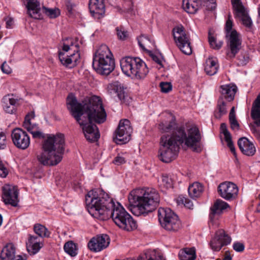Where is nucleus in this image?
Masks as SVG:
<instances>
[{"label":"nucleus","instance_id":"1","mask_svg":"<svg viewBox=\"0 0 260 260\" xmlns=\"http://www.w3.org/2000/svg\"><path fill=\"white\" fill-rule=\"evenodd\" d=\"M67 109L71 115L82 128L84 136L90 142H95L100 138V132L94 121L102 123L106 119V113L102 101L97 96L86 97L79 102L72 93L67 98Z\"/></svg>","mask_w":260,"mask_h":260},{"label":"nucleus","instance_id":"2","mask_svg":"<svg viewBox=\"0 0 260 260\" xmlns=\"http://www.w3.org/2000/svg\"><path fill=\"white\" fill-rule=\"evenodd\" d=\"M89 214L95 218L106 220L111 217L119 228L129 231L130 215L119 203L115 205L113 199L100 189L91 190L85 197Z\"/></svg>","mask_w":260,"mask_h":260},{"label":"nucleus","instance_id":"3","mask_svg":"<svg viewBox=\"0 0 260 260\" xmlns=\"http://www.w3.org/2000/svg\"><path fill=\"white\" fill-rule=\"evenodd\" d=\"M159 202V196L154 188H137L131 191V212L135 215L153 211Z\"/></svg>","mask_w":260,"mask_h":260},{"label":"nucleus","instance_id":"4","mask_svg":"<svg viewBox=\"0 0 260 260\" xmlns=\"http://www.w3.org/2000/svg\"><path fill=\"white\" fill-rule=\"evenodd\" d=\"M43 152L37 156L44 166H55L61 161L64 149L63 135H49L43 143Z\"/></svg>","mask_w":260,"mask_h":260},{"label":"nucleus","instance_id":"5","mask_svg":"<svg viewBox=\"0 0 260 260\" xmlns=\"http://www.w3.org/2000/svg\"><path fill=\"white\" fill-rule=\"evenodd\" d=\"M112 53L105 45L101 46L93 58L92 66L99 74L108 75L114 70L115 63Z\"/></svg>","mask_w":260,"mask_h":260},{"label":"nucleus","instance_id":"6","mask_svg":"<svg viewBox=\"0 0 260 260\" xmlns=\"http://www.w3.org/2000/svg\"><path fill=\"white\" fill-rule=\"evenodd\" d=\"M173 135L180 145L184 143L194 152H200L202 151V136L197 126H194L188 128L187 133L184 127L181 126Z\"/></svg>","mask_w":260,"mask_h":260},{"label":"nucleus","instance_id":"7","mask_svg":"<svg viewBox=\"0 0 260 260\" xmlns=\"http://www.w3.org/2000/svg\"><path fill=\"white\" fill-rule=\"evenodd\" d=\"M160 144L158 155L159 160L166 163L174 160L178 155L180 144L177 142L174 135L172 136H162Z\"/></svg>","mask_w":260,"mask_h":260},{"label":"nucleus","instance_id":"8","mask_svg":"<svg viewBox=\"0 0 260 260\" xmlns=\"http://www.w3.org/2000/svg\"><path fill=\"white\" fill-rule=\"evenodd\" d=\"M159 222L165 230L176 232L182 227L178 216L169 208H159L158 210Z\"/></svg>","mask_w":260,"mask_h":260},{"label":"nucleus","instance_id":"9","mask_svg":"<svg viewBox=\"0 0 260 260\" xmlns=\"http://www.w3.org/2000/svg\"><path fill=\"white\" fill-rule=\"evenodd\" d=\"M64 41L62 50L66 52L72 50L74 52H76V53H74L64 57V54L60 52L59 53V59L63 65L71 68L76 64L80 58V54L78 53L79 45L76 43H74L72 38L66 39Z\"/></svg>","mask_w":260,"mask_h":260},{"label":"nucleus","instance_id":"10","mask_svg":"<svg viewBox=\"0 0 260 260\" xmlns=\"http://www.w3.org/2000/svg\"><path fill=\"white\" fill-rule=\"evenodd\" d=\"M172 33L175 42L185 54L190 55L192 53L189 37L187 35L183 26L175 27L172 30Z\"/></svg>","mask_w":260,"mask_h":260},{"label":"nucleus","instance_id":"11","mask_svg":"<svg viewBox=\"0 0 260 260\" xmlns=\"http://www.w3.org/2000/svg\"><path fill=\"white\" fill-rule=\"evenodd\" d=\"M130 121L128 119L121 120L115 131L113 140L117 144H125L130 140Z\"/></svg>","mask_w":260,"mask_h":260},{"label":"nucleus","instance_id":"12","mask_svg":"<svg viewBox=\"0 0 260 260\" xmlns=\"http://www.w3.org/2000/svg\"><path fill=\"white\" fill-rule=\"evenodd\" d=\"M226 38L228 40L227 44L229 48V51L226 55L228 58L232 59L235 57L236 54L238 53L242 47V40L239 34L235 29L226 36Z\"/></svg>","mask_w":260,"mask_h":260},{"label":"nucleus","instance_id":"13","mask_svg":"<svg viewBox=\"0 0 260 260\" xmlns=\"http://www.w3.org/2000/svg\"><path fill=\"white\" fill-rule=\"evenodd\" d=\"M231 237L223 229L217 230L210 242L211 248L215 251H219L222 247L230 244Z\"/></svg>","mask_w":260,"mask_h":260},{"label":"nucleus","instance_id":"14","mask_svg":"<svg viewBox=\"0 0 260 260\" xmlns=\"http://www.w3.org/2000/svg\"><path fill=\"white\" fill-rule=\"evenodd\" d=\"M11 138L14 145L19 149L25 150L30 145L29 136L21 128H14L12 132Z\"/></svg>","mask_w":260,"mask_h":260},{"label":"nucleus","instance_id":"15","mask_svg":"<svg viewBox=\"0 0 260 260\" xmlns=\"http://www.w3.org/2000/svg\"><path fill=\"white\" fill-rule=\"evenodd\" d=\"M218 192L221 197L227 201L236 199L238 196L239 189L235 183L225 181L220 183L218 186Z\"/></svg>","mask_w":260,"mask_h":260},{"label":"nucleus","instance_id":"16","mask_svg":"<svg viewBox=\"0 0 260 260\" xmlns=\"http://www.w3.org/2000/svg\"><path fill=\"white\" fill-rule=\"evenodd\" d=\"M18 189L17 186L6 184L3 187L2 199L5 204L16 207L19 202Z\"/></svg>","mask_w":260,"mask_h":260},{"label":"nucleus","instance_id":"17","mask_svg":"<svg viewBox=\"0 0 260 260\" xmlns=\"http://www.w3.org/2000/svg\"><path fill=\"white\" fill-rule=\"evenodd\" d=\"M148 69L144 61L139 57H131V74L133 78L140 79L148 73Z\"/></svg>","mask_w":260,"mask_h":260},{"label":"nucleus","instance_id":"18","mask_svg":"<svg viewBox=\"0 0 260 260\" xmlns=\"http://www.w3.org/2000/svg\"><path fill=\"white\" fill-rule=\"evenodd\" d=\"M110 244L107 235L104 234L92 238L88 243L89 249L93 252H99L107 248Z\"/></svg>","mask_w":260,"mask_h":260},{"label":"nucleus","instance_id":"19","mask_svg":"<svg viewBox=\"0 0 260 260\" xmlns=\"http://www.w3.org/2000/svg\"><path fill=\"white\" fill-rule=\"evenodd\" d=\"M25 3H27L26 7L29 16L36 19H41L43 18L41 13L40 3L38 0H22Z\"/></svg>","mask_w":260,"mask_h":260},{"label":"nucleus","instance_id":"20","mask_svg":"<svg viewBox=\"0 0 260 260\" xmlns=\"http://www.w3.org/2000/svg\"><path fill=\"white\" fill-rule=\"evenodd\" d=\"M158 129L162 133H170L171 134L165 135V136H172L180 127H178L176 119L172 117L168 121H162L158 124Z\"/></svg>","mask_w":260,"mask_h":260},{"label":"nucleus","instance_id":"21","mask_svg":"<svg viewBox=\"0 0 260 260\" xmlns=\"http://www.w3.org/2000/svg\"><path fill=\"white\" fill-rule=\"evenodd\" d=\"M123 86L118 81L114 82L109 84L107 87V90L111 96L116 94L119 100L125 101V95Z\"/></svg>","mask_w":260,"mask_h":260},{"label":"nucleus","instance_id":"22","mask_svg":"<svg viewBox=\"0 0 260 260\" xmlns=\"http://www.w3.org/2000/svg\"><path fill=\"white\" fill-rule=\"evenodd\" d=\"M238 146L241 152L245 155L252 156L255 152V148L252 143L245 137H242L238 141Z\"/></svg>","mask_w":260,"mask_h":260},{"label":"nucleus","instance_id":"23","mask_svg":"<svg viewBox=\"0 0 260 260\" xmlns=\"http://www.w3.org/2000/svg\"><path fill=\"white\" fill-rule=\"evenodd\" d=\"M23 126L32 135L34 138L43 139L45 138V134L40 131L37 125L31 124L29 115H26L25 116Z\"/></svg>","mask_w":260,"mask_h":260},{"label":"nucleus","instance_id":"24","mask_svg":"<svg viewBox=\"0 0 260 260\" xmlns=\"http://www.w3.org/2000/svg\"><path fill=\"white\" fill-rule=\"evenodd\" d=\"M229 207V204L221 200L218 199L210 208V219L213 221L216 216L219 215L222 211Z\"/></svg>","mask_w":260,"mask_h":260},{"label":"nucleus","instance_id":"25","mask_svg":"<svg viewBox=\"0 0 260 260\" xmlns=\"http://www.w3.org/2000/svg\"><path fill=\"white\" fill-rule=\"evenodd\" d=\"M220 88L221 89V95L219 98H222V99L229 102L233 101L237 92V86L236 85H224L221 86Z\"/></svg>","mask_w":260,"mask_h":260},{"label":"nucleus","instance_id":"26","mask_svg":"<svg viewBox=\"0 0 260 260\" xmlns=\"http://www.w3.org/2000/svg\"><path fill=\"white\" fill-rule=\"evenodd\" d=\"M18 105V100L10 98L9 95L5 96L3 99V109L8 113H14L16 111Z\"/></svg>","mask_w":260,"mask_h":260},{"label":"nucleus","instance_id":"27","mask_svg":"<svg viewBox=\"0 0 260 260\" xmlns=\"http://www.w3.org/2000/svg\"><path fill=\"white\" fill-rule=\"evenodd\" d=\"M250 115L254 124L260 126V94L252 103Z\"/></svg>","mask_w":260,"mask_h":260},{"label":"nucleus","instance_id":"28","mask_svg":"<svg viewBox=\"0 0 260 260\" xmlns=\"http://www.w3.org/2000/svg\"><path fill=\"white\" fill-rule=\"evenodd\" d=\"M90 12L93 15H102L105 13V5L103 0H90L89 3Z\"/></svg>","mask_w":260,"mask_h":260},{"label":"nucleus","instance_id":"29","mask_svg":"<svg viewBox=\"0 0 260 260\" xmlns=\"http://www.w3.org/2000/svg\"><path fill=\"white\" fill-rule=\"evenodd\" d=\"M201 0H183L182 6L185 11L190 14H195L201 7Z\"/></svg>","mask_w":260,"mask_h":260},{"label":"nucleus","instance_id":"30","mask_svg":"<svg viewBox=\"0 0 260 260\" xmlns=\"http://www.w3.org/2000/svg\"><path fill=\"white\" fill-rule=\"evenodd\" d=\"M180 260H194L196 258V249L192 248H185L180 251L178 254Z\"/></svg>","mask_w":260,"mask_h":260},{"label":"nucleus","instance_id":"31","mask_svg":"<svg viewBox=\"0 0 260 260\" xmlns=\"http://www.w3.org/2000/svg\"><path fill=\"white\" fill-rule=\"evenodd\" d=\"M188 191L191 198L196 199L199 197L203 191V186L199 182H194L189 186Z\"/></svg>","mask_w":260,"mask_h":260},{"label":"nucleus","instance_id":"32","mask_svg":"<svg viewBox=\"0 0 260 260\" xmlns=\"http://www.w3.org/2000/svg\"><path fill=\"white\" fill-rule=\"evenodd\" d=\"M228 103L229 102L222 99V98H219L217 104V111L215 113V116L216 118H220L223 115L226 114Z\"/></svg>","mask_w":260,"mask_h":260},{"label":"nucleus","instance_id":"33","mask_svg":"<svg viewBox=\"0 0 260 260\" xmlns=\"http://www.w3.org/2000/svg\"><path fill=\"white\" fill-rule=\"evenodd\" d=\"M204 70L207 74L210 76L215 75L218 70V65L216 60L213 58H208L206 61Z\"/></svg>","mask_w":260,"mask_h":260},{"label":"nucleus","instance_id":"34","mask_svg":"<svg viewBox=\"0 0 260 260\" xmlns=\"http://www.w3.org/2000/svg\"><path fill=\"white\" fill-rule=\"evenodd\" d=\"M34 232L41 237H49L50 232L44 225L41 224H36L34 226Z\"/></svg>","mask_w":260,"mask_h":260},{"label":"nucleus","instance_id":"35","mask_svg":"<svg viewBox=\"0 0 260 260\" xmlns=\"http://www.w3.org/2000/svg\"><path fill=\"white\" fill-rule=\"evenodd\" d=\"M120 67L123 74L129 77L130 56H125L121 59Z\"/></svg>","mask_w":260,"mask_h":260},{"label":"nucleus","instance_id":"36","mask_svg":"<svg viewBox=\"0 0 260 260\" xmlns=\"http://www.w3.org/2000/svg\"><path fill=\"white\" fill-rule=\"evenodd\" d=\"M63 248L64 251L72 256H75L77 254L76 245L72 241L66 243Z\"/></svg>","mask_w":260,"mask_h":260},{"label":"nucleus","instance_id":"37","mask_svg":"<svg viewBox=\"0 0 260 260\" xmlns=\"http://www.w3.org/2000/svg\"><path fill=\"white\" fill-rule=\"evenodd\" d=\"M43 12L50 18H55L60 14L58 9H49L45 7L43 8Z\"/></svg>","mask_w":260,"mask_h":260},{"label":"nucleus","instance_id":"38","mask_svg":"<svg viewBox=\"0 0 260 260\" xmlns=\"http://www.w3.org/2000/svg\"><path fill=\"white\" fill-rule=\"evenodd\" d=\"M208 41L211 47L216 50L219 49L223 44L222 41L217 42L215 38L213 36H211L210 33L209 34Z\"/></svg>","mask_w":260,"mask_h":260},{"label":"nucleus","instance_id":"39","mask_svg":"<svg viewBox=\"0 0 260 260\" xmlns=\"http://www.w3.org/2000/svg\"><path fill=\"white\" fill-rule=\"evenodd\" d=\"M2 252L7 253L9 256L15 258V247L12 243L7 244L2 249Z\"/></svg>","mask_w":260,"mask_h":260},{"label":"nucleus","instance_id":"40","mask_svg":"<svg viewBox=\"0 0 260 260\" xmlns=\"http://www.w3.org/2000/svg\"><path fill=\"white\" fill-rule=\"evenodd\" d=\"M238 65L239 66H245L249 61L250 58L248 53L246 52H241V54L238 57Z\"/></svg>","mask_w":260,"mask_h":260},{"label":"nucleus","instance_id":"41","mask_svg":"<svg viewBox=\"0 0 260 260\" xmlns=\"http://www.w3.org/2000/svg\"><path fill=\"white\" fill-rule=\"evenodd\" d=\"M117 35L118 38L121 40H124L128 37L129 33L125 30L122 26L117 27L116 28Z\"/></svg>","mask_w":260,"mask_h":260},{"label":"nucleus","instance_id":"42","mask_svg":"<svg viewBox=\"0 0 260 260\" xmlns=\"http://www.w3.org/2000/svg\"><path fill=\"white\" fill-rule=\"evenodd\" d=\"M42 246V245H41L40 242H36L32 244L28 245L27 246V249L30 254L34 255L40 250Z\"/></svg>","mask_w":260,"mask_h":260},{"label":"nucleus","instance_id":"43","mask_svg":"<svg viewBox=\"0 0 260 260\" xmlns=\"http://www.w3.org/2000/svg\"><path fill=\"white\" fill-rule=\"evenodd\" d=\"M177 201L179 203L184 204V206L186 208L189 209H192L193 203L189 199L183 196H180Z\"/></svg>","mask_w":260,"mask_h":260},{"label":"nucleus","instance_id":"44","mask_svg":"<svg viewBox=\"0 0 260 260\" xmlns=\"http://www.w3.org/2000/svg\"><path fill=\"white\" fill-rule=\"evenodd\" d=\"M234 14L236 18L240 19L241 17L246 14L247 13L243 5L234 9Z\"/></svg>","mask_w":260,"mask_h":260},{"label":"nucleus","instance_id":"45","mask_svg":"<svg viewBox=\"0 0 260 260\" xmlns=\"http://www.w3.org/2000/svg\"><path fill=\"white\" fill-rule=\"evenodd\" d=\"M161 183L165 187L168 188L172 186V180L167 175H162Z\"/></svg>","mask_w":260,"mask_h":260},{"label":"nucleus","instance_id":"46","mask_svg":"<svg viewBox=\"0 0 260 260\" xmlns=\"http://www.w3.org/2000/svg\"><path fill=\"white\" fill-rule=\"evenodd\" d=\"M242 22L243 24L248 28H250L252 25V22L251 18L247 13L239 19Z\"/></svg>","mask_w":260,"mask_h":260},{"label":"nucleus","instance_id":"47","mask_svg":"<svg viewBox=\"0 0 260 260\" xmlns=\"http://www.w3.org/2000/svg\"><path fill=\"white\" fill-rule=\"evenodd\" d=\"M159 86L162 92L167 93L172 90V85L170 82H161L160 83Z\"/></svg>","mask_w":260,"mask_h":260},{"label":"nucleus","instance_id":"48","mask_svg":"<svg viewBox=\"0 0 260 260\" xmlns=\"http://www.w3.org/2000/svg\"><path fill=\"white\" fill-rule=\"evenodd\" d=\"M220 129L221 132L223 133L224 136L225 140L232 138L230 133L227 129L226 124L225 123H222L220 124Z\"/></svg>","mask_w":260,"mask_h":260},{"label":"nucleus","instance_id":"49","mask_svg":"<svg viewBox=\"0 0 260 260\" xmlns=\"http://www.w3.org/2000/svg\"><path fill=\"white\" fill-rule=\"evenodd\" d=\"M231 16L230 14L229 15L228 19L227 20L225 23V29L226 31V36L230 35L231 32L233 30H232L233 22L231 19Z\"/></svg>","mask_w":260,"mask_h":260},{"label":"nucleus","instance_id":"50","mask_svg":"<svg viewBox=\"0 0 260 260\" xmlns=\"http://www.w3.org/2000/svg\"><path fill=\"white\" fill-rule=\"evenodd\" d=\"M207 9L209 11L214 10L216 7V3L215 0H205Z\"/></svg>","mask_w":260,"mask_h":260},{"label":"nucleus","instance_id":"51","mask_svg":"<svg viewBox=\"0 0 260 260\" xmlns=\"http://www.w3.org/2000/svg\"><path fill=\"white\" fill-rule=\"evenodd\" d=\"M229 121L231 125V128L232 129H239V124L238 123L236 117H229Z\"/></svg>","mask_w":260,"mask_h":260},{"label":"nucleus","instance_id":"52","mask_svg":"<svg viewBox=\"0 0 260 260\" xmlns=\"http://www.w3.org/2000/svg\"><path fill=\"white\" fill-rule=\"evenodd\" d=\"M7 141L5 133H0V149H4L6 147Z\"/></svg>","mask_w":260,"mask_h":260},{"label":"nucleus","instance_id":"53","mask_svg":"<svg viewBox=\"0 0 260 260\" xmlns=\"http://www.w3.org/2000/svg\"><path fill=\"white\" fill-rule=\"evenodd\" d=\"M8 170L5 167L4 163L0 159V176L2 177H6L8 175Z\"/></svg>","mask_w":260,"mask_h":260},{"label":"nucleus","instance_id":"54","mask_svg":"<svg viewBox=\"0 0 260 260\" xmlns=\"http://www.w3.org/2000/svg\"><path fill=\"white\" fill-rule=\"evenodd\" d=\"M133 260V259H131ZM138 260H165L163 258V257L161 255H159L157 258L155 257H153L152 256H148L146 254L142 256H140L138 258Z\"/></svg>","mask_w":260,"mask_h":260},{"label":"nucleus","instance_id":"55","mask_svg":"<svg viewBox=\"0 0 260 260\" xmlns=\"http://www.w3.org/2000/svg\"><path fill=\"white\" fill-rule=\"evenodd\" d=\"M1 70L4 73L9 74L12 72L11 68L9 66L7 63L5 61L1 67Z\"/></svg>","mask_w":260,"mask_h":260},{"label":"nucleus","instance_id":"56","mask_svg":"<svg viewBox=\"0 0 260 260\" xmlns=\"http://www.w3.org/2000/svg\"><path fill=\"white\" fill-rule=\"evenodd\" d=\"M244 245L240 242H236L233 244V249L237 252H242L244 250Z\"/></svg>","mask_w":260,"mask_h":260},{"label":"nucleus","instance_id":"57","mask_svg":"<svg viewBox=\"0 0 260 260\" xmlns=\"http://www.w3.org/2000/svg\"><path fill=\"white\" fill-rule=\"evenodd\" d=\"M227 143V145L230 149L231 152L233 153V154L236 156V153L235 147L234 146L233 141L232 140V138H230L229 139L225 140Z\"/></svg>","mask_w":260,"mask_h":260},{"label":"nucleus","instance_id":"58","mask_svg":"<svg viewBox=\"0 0 260 260\" xmlns=\"http://www.w3.org/2000/svg\"><path fill=\"white\" fill-rule=\"evenodd\" d=\"M40 241L39 240V238L37 236H32L29 235L28 242L26 243V245L32 244L35 243L36 242H39Z\"/></svg>","mask_w":260,"mask_h":260},{"label":"nucleus","instance_id":"59","mask_svg":"<svg viewBox=\"0 0 260 260\" xmlns=\"http://www.w3.org/2000/svg\"><path fill=\"white\" fill-rule=\"evenodd\" d=\"M113 162L115 165H119L125 163V160L124 157L120 156H117L114 158Z\"/></svg>","mask_w":260,"mask_h":260},{"label":"nucleus","instance_id":"60","mask_svg":"<svg viewBox=\"0 0 260 260\" xmlns=\"http://www.w3.org/2000/svg\"><path fill=\"white\" fill-rule=\"evenodd\" d=\"M14 257H11L10 255L9 256L8 254L5 253V252L1 253L0 260H13Z\"/></svg>","mask_w":260,"mask_h":260},{"label":"nucleus","instance_id":"61","mask_svg":"<svg viewBox=\"0 0 260 260\" xmlns=\"http://www.w3.org/2000/svg\"><path fill=\"white\" fill-rule=\"evenodd\" d=\"M233 9L240 7L242 5L241 0H231Z\"/></svg>","mask_w":260,"mask_h":260},{"label":"nucleus","instance_id":"62","mask_svg":"<svg viewBox=\"0 0 260 260\" xmlns=\"http://www.w3.org/2000/svg\"><path fill=\"white\" fill-rule=\"evenodd\" d=\"M143 39H145L146 40H148L147 37L145 36L144 35H142V36H140L139 38H138V44H139L140 47L143 50H145V47H144V45L142 43V41H143Z\"/></svg>","mask_w":260,"mask_h":260},{"label":"nucleus","instance_id":"63","mask_svg":"<svg viewBox=\"0 0 260 260\" xmlns=\"http://www.w3.org/2000/svg\"><path fill=\"white\" fill-rule=\"evenodd\" d=\"M216 260H232V257L230 255V253L229 251H226L225 252L224 257L221 259H217Z\"/></svg>","mask_w":260,"mask_h":260},{"label":"nucleus","instance_id":"64","mask_svg":"<svg viewBox=\"0 0 260 260\" xmlns=\"http://www.w3.org/2000/svg\"><path fill=\"white\" fill-rule=\"evenodd\" d=\"M151 57L153 59V60H154L155 62H156L157 63H158V64H159L160 66H161V67H162V63H161V61L160 60V59L158 57V56H157L156 55H154V54H151Z\"/></svg>","mask_w":260,"mask_h":260}]
</instances>
